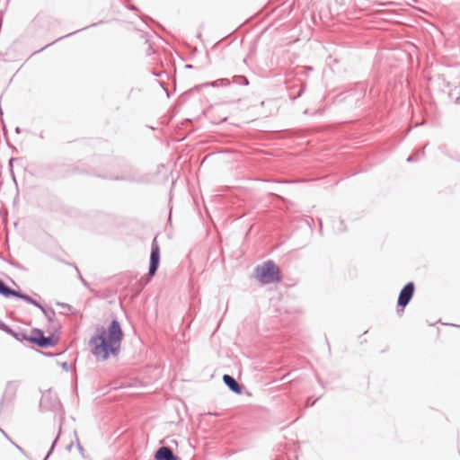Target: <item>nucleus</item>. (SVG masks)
Returning a JSON list of instances; mask_svg holds the SVG:
<instances>
[{"instance_id":"f03ea898","label":"nucleus","mask_w":460,"mask_h":460,"mask_svg":"<svg viewBox=\"0 0 460 460\" xmlns=\"http://www.w3.org/2000/svg\"><path fill=\"white\" fill-rule=\"evenodd\" d=\"M255 277L262 284L280 281V270L273 261H267L255 268Z\"/></svg>"},{"instance_id":"5701e85b","label":"nucleus","mask_w":460,"mask_h":460,"mask_svg":"<svg viewBox=\"0 0 460 460\" xmlns=\"http://www.w3.org/2000/svg\"><path fill=\"white\" fill-rule=\"evenodd\" d=\"M77 448L81 452V454H83L84 448H83V447L81 446V444L79 442L77 443Z\"/></svg>"},{"instance_id":"bb28decb","label":"nucleus","mask_w":460,"mask_h":460,"mask_svg":"<svg viewBox=\"0 0 460 460\" xmlns=\"http://www.w3.org/2000/svg\"><path fill=\"white\" fill-rule=\"evenodd\" d=\"M318 401V398H315L314 402H311V406L314 405L315 403V402Z\"/></svg>"},{"instance_id":"a211bd4d","label":"nucleus","mask_w":460,"mask_h":460,"mask_svg":"<svg viewBox=\"0 0 460 460\" xmlns=\"http://www.w3.org/2000/svg\"><path fill=\"white\" fill-rule=\"evenodd\" d=\"M58 437H59V436L58 435V436H57V438H55V440L53 441L52 446H51V447H50L49 451L48 452V454H47L46 457L44 458V460H47V459H48V457L51 455V453H52V451H53V449H54V447H55V446H56V444H57V441H58Z\"/></svg>"},{"instance_id":"4be33fe9","label":"nucleus","mask_w":460,"mask_h":460,"mask_svg":"<svg viewBox=\"0 0 460 460\" xmlns=\"http://www.w3.org/2000/svg\"><path fill=\"white\" fill-rule=\"evenodd\" d=\"M58 305L59 306L63 307V308H67V309L71 308V306L68 304H66V303H58Z\"/></svg>"},{"instance_id":"423d86ee","label":"nucleus","mask_w":460,"mask_h":460,"mask_svg":"<svg viewBox=\"0 0 460 460\" xmlns=\"http://www.w3.org/2000/svg\"><path fill=\"white\" fill-rule=\"evenodd\" d=\"M415 286L413 282H408L400 291L397 300L398 307L402 308V311L411 302L414 295Z\"/></svg>"},{"instance_id":"cd10ccee","label":"nucleus","mask_w":460,"mask_h":460,"mask_svg":"<svg viewBox=\"0 0 460 460\" xmlns=\"http://www.w3.org/2000/svg\"><path fill=\"white\" fill-rule=\"evenodd\" d=\"M318 401V398H315L314 402H311V406L314 405L315 403V402Z\"/></svg>"},{"instance_id":"7c9ffc66","label":"nucleus","mask_w":460,"mask_h":460,"mask_svg":"<svg viewBox=\"0 0 460 460\" xmlns=\"http://www.w3.org/2000/svg\"><path fill=\"white\" fill-rule=\"evenodd\" d=\"M15 131H16L17 133H19V132H20V128H16Z\"/></svg>"},{"instance_id":"393cba45","label":"nucleus","mask_w":460,"mask_h":460,"mask_svg":"<svg viewBox=\"0 0 460 460\" xmlns=\"http://www.w3.org/2000/svg\"><path fill=\"white\" fill-rule=\"evenodd\" d=\"M0 431L4 434V436L9 439V437L7 436V434L4 431V429H0Z\"/></svg>"},{"instance_id":"39448f33","label":"nucleus","mask_w":460,"mask_h":460,"mask_svg":"<svg viewBox=\"0 0 460 460\" xmlns=\"http://www.w3.org/2000/svg\"><path fill=\"white\" fill-rule=\"evenodd\" d=\"M40 408L42 411H58L61 408V403L57 394L51 390L43 392L40 401Z\"/></svg>"},{"instance_id":"dca6fc26","label":"nucleus","mask_w":460,"mask_h":460,"mask_svg":"<svg viewBox=\"0 0 460 460\" xmlns=\"http://www.w3.org/2000/svg\"><path fill=\"white\" fill-rule=\"evenodd\" d=\"M232 82L234 84H236L239 85H248L249 84L248 79L243 75H234L232 79Z\"/></svg>"},{"instance_id":"7ed1b4c3","label":"nucleus","mask_w":460,"mask_h":460,"mask_svg":"<svg viewBox=\"0 0 460 460\" xmlns=\"http://www.w3.org/2000/svg\"><path fill=\"white\" fill-rule=\"evenodd\" d=\"M58 338L54 334L45 336L42 330L33 328L30 334V342L36 344L40 348L47 349L55 346Z\"/></svg>"},{"instance_id":"20e7f679","label":"nucleus","mask_w":460,"mask_h":460,"mask_svg":"<svg viewBox=\"0 0 460 460\" xmlns=\"http://www.w3.org/2000/svg\"><path fill=\"white\" fill-rule=\"evenodd\" d=\"M0 296H4V298L16 297V298L22 299L28 304L33 305L37 308L40 305L39 302H37L35 299H33L30 296H28L24 293H22L21 291L13 289L9 286H7L6 283L1 279H0Z\"/></svg>"},{"instance_id":"1a4fd4ad","label":"nucleus","mask_w":460,"mask_h":460,"mask_svg":"<svg viewBox=\"0 0 460 460\" xmlns=\"http://www.w3.org/2000/svg\"><path fill=\"white\" fill-rule=\"evenodd\" d=\"M366 88L364 84H359L355 89H352L346 93V96L344 99L348 101L349 103L355 102L356 106H360L358 102L365 96Z\"/></svg>"},{"instance_id":"b1692460","label":"nucleus","mask_w":460,"mask_h":460,"mask_svg":"<svg viewBox=\"0 0 460 460\" xmlns=\"http://www.w3.org/2000/svg\"><path fill=\"white\" fill-rule=\"evenodd\" d=\"M80 279H81L82 283H83L84 286H88V283L85 281V279H84L82 276H80Z\"/></svg>"},{"instance_id":"a878e982","label":"nucleus","mask_w":460,"mask_h":460,"mask_svg":"<svg viewBox=\"0 0 460 460\" xmlns=\"http://www.w3.org/2000/svg\"><path fill=\"white\" fill-rule=\"evenodd\" d=\"M185 68H187V69H190V68H192V66H191V65H186V66H185Z\"/></svg>"},{"instance_id":"2f4dec72","label":"nucleus","mask_w":460,"mask_h":460,"mask_svg":"<svg viewBox=\"0 0 460 460\" xmlns=\"http://www.w3.org/2000/svg\"><path fill=\"white\" fill-rule=\"evenodd\" d=\"M316 113H317V114H318V113H319V114H321L320 111H316L314 114H316Z\"/></svg>"},{"instance_id":"aec40b11","label":"nucleus","mask_w":460,"mask_h":460,"mask_svg":"<svg viewBox=\"0 0 460 460\" xmlns=\"http://www.w3.org/2000/svg\"><path fill=\"white\" fill-rule=\"evenodd\" d=\"M61 367H62L65 370H66V371H68V370L70 369V366H69V364H68L67 362H64V363H62Z\"/></svg>"},{"instance_id":"412c9836","label":"nucleus","mask_w":460,"mask_h":460,"mask_svg":"<svg viewBox=\"0 0 460 460\" xmlns=\"http://www.w3.org/2000/svg\"><path fill=\"white\" fill-rule=\"evenodd\" d=\"M87 28H88V26H87V27H84V28H83V29H81V30H77V31H74V32H70L69 34H67V35H66V36H64V37H65V38H66V37H69V36L74 35V34H75V33H77V32H79V31H83V30L87 29Z\"/></svg>"},{"instance_id":"6e6552de","label":"nucleus","mask_w":460,"mask_h":460,"mask_svg":"<svg viewBox=\"0 0 460 460\" xmlns=\"http://www.w3.org/2000/svg\"><path fill=\"white\" fill-rule=\"evenodd\" d=\"M21 382L19 380L8 381L0 402L1 407L5 402H12L17 393Z\"/></svg>"},{"instance_id":"f3484780","label":"nucleus","mask_w":460,"mask_h":460,"mask_svg":"<svg viewBox=\"0 0 460 460\" xmlns=\"http://www.w3.org/2000/svg\"><path fill=\"white\" fill-rule=\"evenodd\" d=\"M421 155H424V147H423L422 149L419 150L416 154L410 155V156L407 158V160H406V161H407L408 163L415 162V161H417V160L420 158V156H421Z\"/></svg>"},{"instance_id":"f704fd0d","label":"nucleus","mask_w":460,"mask_h":460,"mask_svg":"<svg viewBox=\"0 0 460 460\" xmlns=\"http://www.w3.org/2000/svg\"><path fill=\"white\" fill-rule=\"evenodd\" d=\"M458 69L460 70V66L458 67Z\"/></svg>"},{"instance_id":"473e14b6","label":"nucleus","mask_w":460,"mask_h":460,"mask_svg":"<svg viewBox=\"0 0 460 460\" xmlns=\"http://www.w3.org/2000/svg\"><path fill=\"white\" fill-rule=\"evenodd\" d=\"M63 38H64V37L59 38V39H58V40H62ZM55 42H58V40H55Z\"/></svg>"},{"instance_id":"f8f14e48","label":"nucleus","mask_w":460,"mask_h":460,"mask_svg":"<svg viewBox=\"0 0 460 460\" xmlns=\"http://www.w3.org/2000/svg\"><path fill=\"white\" fill-rule=\"evenodd\" d=\"M4 332L11 336H13L18 341H30V335H27L22 330L14 331L11 327L8 326V329L4 330Z\"/></svg>"},{"instance_id":"2eb2a0df","label":"nucleus","mask_w":460,"mask_h":460,"mask_svg":"<svg viewBox=\"0 0 460 460\" xmlns=\"http://www.w3.org/2000/svg\"><path fill=\"white\" fill-rule=\"evenodd\" d=\"M229 84H230V81L227 78H221V79L213 81L211 83L206 84V85H209V86H213V87L226 86Z\"/></svg>"},{"instance_id":"9b49d317","label":"nucleus","mask_w":460,"mask_h":460,"mask_svg":"<svg viewBox=\"0 0 460 460\" xmlns=\"http://www.w3.org/2000/svg\"><path fill=\"white\" fill-rule=\"evenodd\" d=\"M223 382L233 393L236 394H240L242 393V385L234 379V376L226 374L223 376Z\"/></svg>"},{"instance_id":"c85d7f7f","label":"nucleus","mask_w":460,"mask_h":460,"mask_svg":"<svg viewBox=\"0 0 460 460\" xmlns=\"http://www.w3.org/2000/svg\"><path fill=\"white\" fill-rule=\"evenodd\" d=\"M15 447H17V450L22 451V447H19V446H17V445H15Z\"/></svg>"},{"instance_id":"72a5a7b5","label":"nucleus","mask_w":460,"mask_h":460,"mask_svg":"<svg viewBox=\"0 0 460 460\" xmlns=\"http://www.w3.org/2000/svg\"><path fill=\"white\" fill-rule=\"evenodd\" d=\"M304 113H305V114H307V113H308V110H305V111H304Z\"/></svg>"},{"instance_id":"9d476101","label":"nucleus","mask_w":460,"mask_h":460,"mask_svg":"<svg viewBox=\"0 0 460 460\" xmlns=\"http://www.w3.org/2000/svg\"><path fill=\"white\" fill-rule=\"evenodd\" d=\"M155 460H181L179 456L174 455L170 447H160L154 456Z\"/></svg>"},{"instance_id":"c756f323","label":"nucleus","mask_w":460,"mask_h":460,"mask_svg":"<svg viewBox=\"0 0 460 460\" xmlns=\"http://www.w3.org/2000/svg\"><path fill=\"white\" fill-rule=\"evenodd\" d=\"M116 181H119V180H124V178H115Z\"/></svg>"},{"instance_id":"0eeeda50","label":"nucleus","mask_w":460,"mask_h":460,"mask_svg":"<svg viewBox=\"0 0 460 460\" xmlns=\"http://www.w3.org/2000/svg\"><path fill=\"white\" fill-rule=\"evenodd\" d=\"M160 264V247L157 243L156 237L154 238L151 245L150 261L148 268V274L154 276Z\"/></svg>"},{"instance_id":"f257e3e1","label":"nucleus","mask_w":460,"mask_h":460,"mask_svg":"<svg viewBox=\"0 0 460 460\" xmlns=\"http://www.w3.org/2000/svg\"><path fill=\"white\" fill-rule=\"evenodd\" d=\"M123 331L117 319H113L108 329L103 326L96 328L89 341L92 354L97 360L106 361L110 356L117 357L123 340Z\"/></svg>"},{"instance_id":"6ab92c4d","label":"nucleus","mask_w":460,"mask_h":460,"mask_svg":"<svg viewBox=\"0 0 460 460\" xmlns=\"http://www.w3.org/2000/svg\"><path fill=\"white\" fill-rule=\"evenodd\" d=\"M5 329H8V325L0 320V330L4 332Z\"/></svg>"},{"instance_id":"ddd939ff","label":"nucleus","mask_w":460,"mask_h":460,"mask_svg":"<svg viewBox=\"0 0 460 460\" xmlns=\"http://www.w3.org/2000/svg\"><path fill=\"white\" fill-rule=\"evenodd\" d=\"M448 95L455 102L460 103V83L449 90Z\"/></svg>"},{"instance_id":"4468645a","label":"nucleus","mask_w":460,"mask_h":460,"mask_svg":"<svg viewBox=\"0 0 460 460\" xmlns=\"http://www.w3.org/2000/svg\"><path fill=\"white\" fill-rule=\"evenodd\" d=\"M39 309H40V311L43 313V314L46 316V318L48 319L49 322H53L54 319H55V316H56V314H55V311L54 310H47L44 306H42L41 305H40V306H38Z\"/></svg>"}]
</instances>
